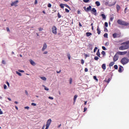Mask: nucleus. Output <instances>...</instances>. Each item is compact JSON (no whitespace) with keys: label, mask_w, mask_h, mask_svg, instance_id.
Wrapping results in <instances>:
<instances>
[{"label":"nucleus","mask_w":129,"mask_h":129,"mask_svg":"<svg viewBox=\"0 0 129 129\" xmlns=\"http://www.w3.org/2000/svg\"><path fill=\"white\" fill-rule=\"evenodd\" d=\"M7 32H10V28L9 27H7Z\"/></svg>","instance_id":"56"},{"label":"nucleus","mask_w":129,"mask_h":129,"mask_svg":"<svg viewBox=\"0 0 129 129\" xmlns=\"http://www.w3.org/2000/svg\"><path fill=\"white\" fill-rule=\"evenodd\" d=\"M102 68L103 70H105V69H106V66L105 64V63H103L102 65Z\"/></svg>","instance_id":"17"},{"label":"nucleus","mask_w":129,"mask_h":129,"mask_svg":"<svg viewBox=\"0 0 129 129\" xmlns=\"http://www.w3.org/2000/svg\"><path fill=\"white\" fill-rule=\"evenodd\" d=\"M98 48L97 47H95L94 49V53H95L96 52V50H97Z\"/></svg>","instance_id":"40"},{"label":"nucleus","mask_w":129,"mask_h":129,"mask_svg":"<svg viewBox=\"0 0 129 129\" xmlns=\"http://www.w3.org/2000/svg\"><path fill=\"white\" fill-rule=\"evenodd\" d=\"M31 105H32L33 106H36L37 105V104L35 103H32Z\"/></svg>","instance_id":"38"},{"label":"nucleus","mask_w":129,"mask_h":129,"mask_svg":"<svg viewBox=\"0 0 129 129\" xmlns=\"http://www.w3.org/2000/svg\"><path fill=\"white\" fill-rule=\"evenodd\" d=\"M56 73L59 74V73H61V70H60L59 71H56Z\"/></svg>","instance_id":"63"},{"label":"nucleus","mask_w":129,"mask_h":129,"mask_svg":"<svg viewBox=\"0 0 129 129\" xmlns=\"http://www.w3.org/2000/svg\"><path fill=\"white\" fill-rule=\"evenodd\" d=\"M99 59V58L98 56H95L94 57V59L96 60H97Z\"/></svg>","instance_id":"36"},{"label":"nucleus","mask_w":129,"mask_h":129,"mask_svg":"<svg viewBox=\"0 0 129 129\" xmlns=\"http://www.w3.org/2000/svg\"><path fill=\"white\" fill-rule=\"evenodd\" d=\"M105 82H107V83H109V82L110 81V79L109 78L107 80H106V79H105L104 80Z\"/></svg>","instance_id":"28"},{"label":"nucleus","mask_w":129,"mask_h":129,"mask_svg":"<svg viewBox=\"0 0 129 129\" xmlns=\"http://www.w3.org/2000/svg\"><path fill=\"white\" fill-rule=\"evenodd\" d=\"M48 98L49 99H51V100H53V99H54V98H53L52 97H49Z\"/></svg>","instance_id":"50"},{"label":"nucleus","mask_w":129,"mask_h":129,"mask_svg":"<svg viewBox=\"0 0 129 129\" xmlns=\"http://www.w3.org/2000/svg\"><path fill=\"white\" fill-rule=\"evenodd\" d=\"M16 74L19 75V76H22V74L18 71H16Z\"/></svg>","instance_id":"30"},{"label":"nucleus","mask_w":129,"mask_h":129,"mask_svg":"<svg viewBox=\"0 0 129 129\" xmlns=\"http://www.w3.org/2000/svg\"><path fill=\"white\" fill-rule=\"evenodd\" d=\"M18 4H19V1L17 0L13 2H12V3L11 4V7H14V6H15V7H18Z\"/></svg>","instance_id":"7"},{"label":"nucleus","mask_w":129,"mask_h":129,"mask_svg":"<svg viewBox=\"0 0 129 129\" xmlns=\"http://www.w3.org/2000/svg\"><path fill=\"white\" fill-rule=\"evenodd\" d=\"M6 84H7L8 87H10V83H9V82H7Z\"/></svg>","instance_id":"49"},{"label":"nucleus","mask_w":129,"mask_h":129,"mask_svg":"<svg viewBox=\"0 0 129 129\" xmlns=\"http://www.w3.org/2000/svg\"><path fill=\"white\" fill-rule=\"evenodd\" d=\"M44 54H48V51H45L44 52H43Z\"/></svg>","instance_id":"62"},{"label":"nucleus","mask_w":129,"mask_h":129,"mask_svg":"<svg viewBox=\"0 0 129 129\" xmlns=\"http://www.w3.org/2000/svg\"><path fill=\"white\" fill-rule=\"evenodd\" d=\"M91 35H92V34L90 32H87L86 33L87 37H89V36H91Z\"/></svg>","instance_id":"20"},{"label":"nucleus","mask_w":129,"mask_h":129,"mask_svg":"<svg viewBox=\"0 0 129 129\" xmlns=\"http://www.w3.org/2000/svg\"><path fill=\"white\" fill-rule=\"evenodd\" d=\"M104 25L105 27H108V23H107V22H105Z\"/></svg>","instance_id":"35"},{"label":"nucleus","mask_w":129,"mask_h":129,"mask_svg":"<svg viewBox=\"0 0 129 129\" xmlns=\"http://www.w3.org/2000/svg\"><path fill=\"white\" fill-rule=\"evenodd\" d=\"M96 55L98 56V57H100V52H99V49L98 50Z\"/></svg>","instance_id":"23"},{"label":"nucleus","mask_w":129,"mask_h":129,"mask_svg":"<svg viewBox=\"0 0 129 129\" xmlns=\"http://www.w3.org/2000/svg\"><path fill=\"white\" fill-rule=\"evenodd\" d=\"M84 3H89V0H83Z\"/></svg>","instance_id":"46"},{"label":"nucleus","mask_w":129,"mask_h":129,"mask_svg":"<svg viewBox=\"0 0 129 129\" xmlns=\"http://www.w3.org/2000/svg\"><path fill=\"white\" fill-rule=\"evenodd\" d=\"M117 24H118V25H120V26H128L129 25L128 23L126 22L125 21L120 19H118L117 21Z\"/></svg>","instance_id":"2"},{"label":"nucleus","mask_w":129,"mask_h":129,"mask_svg":"<svg viewBox=\"0 0 129 129\" xmlns=\"http://www.w3.org/2000/svg\"><path fill=\"white\" fill-rule=\"evenodd\" d=\"M108 34L107 33H106L104 34V38H108Z\"/></svg>","instance_id":"32"},{"label":"nucleus","mask_w":129,"mask_h":129,"mask_svg":"<svg viewBox=\"0 0 129 129\" xmlns=\"http://www.w3.org/2000/svg\"><path fill=\"white\" fill-rule=\"evenodd\" d=\"M123 69V67L121 66H120L118 70V72H119V73H121V72H122Z\"/></svg>","instance_id":"12"},{"label":"nucleus","mask_w":129,"mask_h":129,"mask_svg":"<svg viewBox=\"0 0 129 129\" xmlns=\"http://www.w3.org/2000/svg\"><path fill=\"white\" fill-rule=\"evenodd\" d=\"M113 19H114V17L113 16V15L112 16H110V21H111V22H112V21H113Z\"/></svg>","instance_id":"22"},{"label":"nucleus","mask_w":129,"mask_h":129,"mask_svg":"<svg viewBox=\"0 0 129 129\" xmlns=\"http://www.w3.org/2000/svg\"><path fill=\"white\" fill-rule=\"evenodd\" d=\"M85 58H87V57H88V55L87 54H85Z\"/></svg>","instance_id":"60"},{"label":"nucleus","mask_w":129,"mask_h":129,"mask_svg":"<svg viewBox=\"0 0 129 129\" xmlns=\"http://www.w3.org/2000/svg\"><path fill=\"white\" fill-rule=\"evenodd\" d=\"M95 5H96L97 7H99V6H100V3L98 1H96L95 2Z\"/></svg>","instance_id":"19"},{"label":"nucleus","mask_w":129,"mask_h":129,"mask_svg":"<svg viewBox=\"0 0 129 129\" xmlns=\"http://www.w3.org/2000/svg\"><path fill=\"white\" fill-rule=\"evenodd\" d=\"M47 7L48 8H51V7H52V5H51V4H48Z\"/></svg>","instance_id":"42"},{"label":"nucleus","mask_w":129,"mask_h":129,"mask_svg":"<svg viewBox=\"0 0 129 129\" xmlns=\"http://www.w3.org/2000/svg\"><path fill=\"white\" fill-rule=\"evenodd\" d=\"M91 12H92V14H93L94 13H96V9H95V8H92V9L91 10Z\"/></svg>","instance_id":"21"},{"label":"nucleus","mask_w":129,"mask_h":129,"mask_svg":"<svg viewBox=\"0 0 129 129\" xmlns=\"http://www.w3.org/2000/svg\"><path fill=\"white\" fill-rule=\"evenodd\" d=\"M68 58L69 60H70V59H71V55H70V53H68Z\"/></svg>","instance_id":"31"},{"label":"nucleus","mask_w":129,"mask_h":129,"mask_svg":"<svg viewBox=\"0 0 129 129\" xmlns=\"http://www.w3.org/2000/svg\"><path fill=\"white\" fill-rule=\"evenodd\" d=\"M77 97H78V95H75L74 97V103L76 102V99H77Z\"/></svg>","instance_id":"16"},{"label":"nucleus","mask_w":129,"mask_h":129,"mask_svg":"<svg viewBox=\"0 0 129 129\" xmlns=\"http://www.w3.org/2000/svg\"><path fill=\"white\" fill-rule=\"evenodd\" d=\"M51 30L53 34H54V35L57 34V27H56V26H53Z\"/></svg>","instance_id":"6"},{"label":"nucleus","mask_w":129,"mask_h":129,"mask_svg":"<svg viewBox=\"0 0 129 129\" xmlns=\"http://www.w3.org/2000/svg\"><path fill=\"white\" fill-rule=\"evenodd\" d=\"M128 62H129V59L127 57H123L120 60V63H121L122 65H125L126 64H127Z\"/></svg>","instance_id":"3"},{"label":"nucleus","mask_w":129,"mask_h":129,"mask_svg":"<svg viewBox=\"0 0 129 129\" xmlns=\"http://www.w3.org/2000/svg\"><path fill=\"white\" fill-rule=\"evenodd\" d=\"M30 62L33 66H35V65H36V63L33 60H30Z\"/></svg>","instance_id":"15"},{"label":"nucleus","mask_w":129,"mask_h":129,"mask_svg":"<svg viewBox=\"0 0 129 129\" xmlns=\"http://www.w3.org/2000/svg\"><path fill=\"white\" fill-rule=\"evenodd\" d=\"M101 54H102L104 56V55H105V51H102Z\"/></svg>","instance_id":"48"},{"label":"nucleus","mask_w":129,"mask_h":129,"mask_svg":"<svg viewBox=\"0 0 129 129\" xmlns=\"http://www.w3.org/2000/svg\"><path fill=\"white\" fill-rule=\"evenodd\" d=\"M112 37L114 39L115 38H120L121 37V33H115L112 34Z\"/></svg>","instance_id":"4"},{"label":"nucleus","mask_w":129,"mask_h":129,"mask_svg":"<svg viewBox=\"0 0 129 129\" xmlns=\"http://www.w3.org/2000/svg\"><path fill=\"white\" fill-rule=\"evenodd\" d=\"M51 122H52V120L51 119H49L46 122V128L45 129L49 128V126H50Z\"/></svg>","instance_id":"5"},{"label":"nucleus","mask_w":129,"mask_h":129,"mask_svg":"<svg viewBox=\"0 0 129 129\" xmlns=\"http://www.w3.org/2000/svg\"><path fill=\"white\" fill-rule=\"evenodd\" d=\"M25 109H30V107L29 106H26L24 107Z\"/></svg>","instance_id":"45"},{"label":"nucleus","mask_w":129,"mask_h":129,"mask_svg":"<svg viewBox=\"0 0 129 129\" xmlns=\"http://www.w3.org/2000/svg\"><path fill=\"white\" fill-rule=\"evenodd\" d=\"M114 69L117 70V69L118 68V67H117V65L116 64V65L114 66Z\"/></svg>","instance_id":"34"},{"label":"nucleus","mask_w":129,"mask_h":129,"mask_svg":"<svg viewBox=\"0 0 129 129\" xmlns=\"http://www.w3.org/2000/svg\"><path fill=\"white\" fill-rule=\"evenodd\" d=\"M64 4H60L59 7L61 8V9H64Z\"/></svg>","instance_id":"29"},{"label":"nucleus","mask_w":129,"mask_h":129,"mask_svg":"<svg viewBox=\"0 0 129 129\" xmlns=\"http://www.w3.org/2000/svg\"><path fill=\"white\" fill-rule=\"evenodd\" d=\"M57 17L58 18V19H60V18H61V15H60V13H58L57 14Z\"/></svg>","instance_id":"39"},{"label":"nucleus","mask_w":129,"mask_h":129,"mask_svg":"<svg viewBox=\"0 0 129 129\" xmlns=\"http://www.w3.org/2000/svg\"><path fill=\"white\" fill-rule=\"evenodd\" d=\"M126 56L128 57V58H129V51L127 52Z\"/></svg>","instance_id":"61"},{"label":"nucleus","mask_w":129,"mask_h":129,"mask_svg":"<svg viewBox=\"0 0 129 129\" xmlns=\"http://www.w3.org/2000/svg\"><path fill=\"white\" fill-rule=\"evenodd\" d=\"M25 93H26V95H28V94H29L28 93V91H25Z\"/></svg>","instance_id":"64"},{"label":"nucleus","mask_w":129,"mask_h":129,"mask_svg":"<svg viewBox=\"0 0 129 129\" xmlns=\"http://www.w3.org/2000/svg\"><path fill=\"white\" fill-rule=\"evenodd\" d=\"M2 64H6V61L4 60H2Z\"/></svg>","instance_id":"54"},{"label":"nucleus","mask_w":129,"mask_h":129,"mask_svg":"<svg viewBox=\"0 0 129 129\" xmlns=\"http://www.w3.org/2000/svg\"><path fill=\"white\" fill-rule=\"evenodd\" d=\"M121 45H122V46L119 47V50L122 51L123 50H127V49H129V41L123 42Z\"/></svg>","instance_id":"1"},{"label":"nucleus","mask_w":129,"mask_h":129,"mask_svg":"<svg viewBox=\"0 0 129 129\" xmlns=\"http://www.w3.org/2000/svg\"><path fill=\"white\" fill-rule=\"evenodd\" d=\"M97 34L98 35H100V33H101V31H100V29H99V26H97Z\"/></svg>","instance_id":"14"},{"label":"nucleus","mask_w":129,"mask_h":129,"mask_svg":"<svg viewBox=\"0 0 129 129\" xmlns=\"http://www.w3.org/2000/svg\"><path fill=\"white\" fill-rule=\"evenodd\" d=\"M118 60V56L117 54H115L113 57V61L116 62Z\"/></svg>","instance_id":"10"},{"label":"nucleus","mask_w":129,"mask_h":129,"mask_svg":"<svg viewBox=\"0 0 129 129\" xmlns=\"http://www.w3.org/2000/svg\"><path fill=\"white\" fill-rule=\"evenodd\" d=\"M72 81H73L72 78H70V84H72Z\"/></svg>","instance_id":"33"},{"label":"nucleus","mask_w":129,"mask_h":129,"mask_svg":"<svg viewBox=\"0 0 129 129\" xmlns=\"http://www.w3.org/2000/svg\"><path fill=\"white\" fill-rule=\"evenodd\" d=\"M64 6L65 7H66V8H68V9H70V7H69V6H68V5L65 4Z\"/></svg>","instance_id":"44"},{"label":"nucleus","mask_w":129,"mask_h":129,"mask_svg":"<svg viewBox=\"0 0 129 129\" xmlns=\"http://www.w3.org/2000/svg\"><path fill=\"white\" fill-rule=\"evenodd\" d=\"M4 89H7V86L6 85H4Z\"/></svg>","instance_id":"58"},{"label":"nucleus","mask_w":129,"mask_h":129,"mask_svg":"<svg viewBox=\"0 0 129 129\" xmlns=\"http://www.w3.org/2000/svg\"><path fill=\"white\" fill-rule=\"evenodd\" d=\"M102 49H103V50H106V48H105V46H102Z\"/></svg>","instance_id":"52"},{"label":"nucleus","mask_w":129,"mask_h":129,"mask_svg":"<svg viewBox=\"0 0 129 129\" xmlns=\"http://www.w3.org/2000/svg\"><path fill=\"white\" fill-rule=\"evenodd\" d=\"M93 78H94V79L95 80H97H97H98L97 79V78L96 76H94L93 77Z\"/></svg>","instance_id":"43"},{"label":"nucleus","mask_w":129,"mask_h":129,"mask_svg":"<svg viewBox=\"0 0 129 129\" xmlns=\"http://www.w3.org/2000/svg\"><path fill=\"white\" fill-rule=\"evenodd\" d=\"M65 12H66V13H69L70 11L68 9H65Z\"/></svg>","instance_id":"47"},{"label":"nucleus","mask_w":129,"mask_h":129,"mask_svg":"<svg viewBox=\"0 0 129 129\" xmlns=\"http://www.w3.org/2000/svg\"><path fill=\"white\" fill-rule=\"evenodd\" d=\"M38 30L40 32H41V31H43V28L40 27L38 28Z\"/></svg>","instance_id":"41"},{"label":"nucleus","mask_w":129,"mask_h":129,"mask_svg":"<svg viewBox=\"0 0 129 129\" xmlns=\"http://www.w3.org/2000/svg\"><path fill=\"white\" fill-rule=\"evenodd\" d=\"M19 72H21V73H24V72H25V71H24L23 70H19Z\"/></svg>","instance_id":"55"},{"label":"nucleus","mask_w":129,"mask_h":129,"mask_svg":"<svg viewBox=\"0 0 129 129\" xmlns=\"http://www.w3.org/2000/svg\"><path fill=\"white\" fill-rule=\"evenodd\" d=\"M105 45V46H108L109 45V43L106 42Z\"/></svg>","instance_id":"53"},{"label":"nucleus","mask_w":129,"mask_h":129,"mask_svg":"<svg viewBox=\"0 0 129 129\" xmlns=\"http://www.w3.org/2000/svg\"><path fill=\"white\" fill-rule=\"evenodd\" d=\"M86 110H87V108L85 107V108H84V112H85V111H86Z\"/></svg>","instance_id":"51"},{"label":"nucleus","mask_w":129,"mask_h":129,"mask_svg":"<svg viewBox=\"0 0 129 129\" xmlns=\"http://www.w3.org/2000/svg\"><path fill=\"white\" fill-rule=\"evenodd\" d=\"M88 71V69L87 68L85 69V72H87Z\"/></svg>","instance_id":"57"},{"label":"nucleus","mask_w":129,"mask_h":129,"mask_svg":"<svg viewBox=\"0 0 129 129\" xmlns=\"http://www.w3.org/2000/svg\"><path fill=\"white\" fill-rule=\"evenodd\" d=\"M114 62L115 61H112V62H111L109 64V66L110 67H112V66H113V65H114Z\"/></svg>","instance_id":"18"},{"label":"nucleus","mask_w":129,"mask_h":129,"mask_svg":"<svg viewBox=\"0 0 129 129\" xmlns=\"http://www.w3.org/2000/svg\"><path fill=\"white\" fill-rule=\"evenodd\" d=\"M42 86H43V87H44V89H45L46 91H48L49 88H47V87L45 86L44 85H42Z\"/></svg>","instance_id":"26"},{"label":"nucleus","mask_w":129,"mask_h":129,"mask_svg":"<svg viewBox=\"0 0 129 129\" xmlns=\"http://www.w3.org/2000/svg\"><path fill=\"white\" fill-rule=\"evenodd\" d=\"M88 46H89L90 50H92V47H93L92 44H89Z\"/></svg>","instance_id":"25"},{"label":"nucleus","mask_w":129,"mask_h":129,"mask_svg":"<svg viewBox=\"0 0 129 129\" xmlns=\"http://www.w3.org/2000/svg\"><path fill=\"white\" fill-rule=\"evenodd\" d=\"M101 17L103 20H105L106 19V17L104 14H101Z\"/></svg>","instance_id":"24"},{"label":"nucleus","mask_w":129,"mask_h":129,"mask_svg":"<svg viewBox=\"0 0 129 129\" xmlns=\"http://www.w3.org/2000/svg\"><path fill=\"white\" fill-rule=\"evenodd\" d=\"M92 7L91 6H89V7H87L86 9V7H84V10L86 11V12H89V11H91Z\"/></svg>","instance_id":"9"},{"label":"nucleus","mask_w":129,"mask_h":129,"mask_svg":"<svg viewBox=\"0 0 129 129\" xmlns=\"http://www.w3.org/2000/svg\"><path fill=\"white\" fill-rule=\"evenodd\" d=\"M3 111H2V109H0V114H3Z\"/></svg>","instance_id":"59"},{"label":"nucleus","mask_w":129,"mask_h":129,"mask_svg":"<svg viewBox=\"0 0 129 129\" xmlns=\"http://www.w3.org/2000/svg\"><path fill=\"white\" fill-rule=\"evenodd\" d=\"M127 51H119L117 52V54L118 55H125V54H127Z\"/></svg>","instance_id":"8"},{"label":"nucleus","mask_w":129,"mask_h":129,"mask_svg":"<svg viewBox=\"0 0 129 129\" xmlns=\"http://www.w3.org/2000/svg\"><path fill=\"white\" fill-rule=\"evenodd\" d=\"M41 79H42V80H44V81H46V80H47V79L46 78V77H42L40 78Z\"/></svg>","instance_id":"27"},{"label":"nucleus","mask_w":129,"mask_h":129,"mask_svg":"<svg viewBox=\"0 0 129 129\" xmlns=\"http://www.w3.org/2000/svg\"><path fill=\"white\" fill-rule=\"evenodd\" d=\"M46 49H47V44L44 43L43 44V46L42 48V51H45V50H46Z\"/></svg>","instance_id":"11"},{"label":"nucleus","mask_w":129,"mask_h":129,"mask_svg":"<svg viewBox=\"0 0 129 129\" xmlns=\"http://www.w3.org/2000/svg\"><path fill=\"white\" fill-rule=\"evenodd\" d=\"M116 9L117 10V13H118V12H119V10H120V6H119L118 5H116Z\"/></svg>","instance_id":"13"},{"label":"nucleus","mask_w":129,"mask_h":129,"mask_svg":"<svg viewBox=\"0 0 129 129\" xmlns=\"http://www.w3.org/2000/svg\"><path fill=\"white\" fill-rule=\"evenodd\" d=\"M81 64H82V65H83V64H84V60L81 59Z\"/></svg>","instance_id":"37"}]
</instances>
